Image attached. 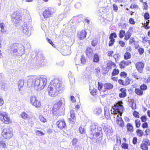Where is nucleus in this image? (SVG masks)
Returning a JSON list of instances; mask_svg holds the SVG:
<instances>
[{
	"label": "nucleus",
	"mask_w": 150,
	"mask_h": 150,
	"mask_svg": "<svg viewBox=\"0 0 150 150\" xmlns=\"http://www.w3.org/2000/svg\"><path fill=\"white\" fill-rule=\"evenodd\" d=\"M30 100L31 104L34 106L38 108L41 106L40 102L37 99V97L35 96H31Z\"/></svg>",
	"instance_id": "obj_9"
},
{
	"label": "nucleus",
	"mask_w": 150,
	"mask_h": 150,
	"mask_svg": "<svg viewBox=\"0 0 150 150\" xmlns=\"http://www.w3.org/2000/svg\"><path fill=\"white\" fill-rule=\"evenodd\" d=\"M103 85L101 83L98 82V89L100 91H101Z\"/></svg>",
	"instance_id": "obj_44"
},
{
	"label": "nucleus",
	"mask_w": 150,
	"mask_h": 150,
	"mask_svg": "<svg viewBox=\"0 0 150 150\" xmlns=\"http://www.w3.org/2000/svg\"><path fill=\"white\" fill-rule=\"evenodd\" d=\"M100 58L98 54L96 53L93 55V61L96 63H98L99 61Z\"/></svg>",
	"instance_id": "obj_29"
},
{
	"label": "nucleus",
	"mask_w": 150,
	"mask_h": 150,
	"mask_svg": "<svg viewBox=\"0 0 150 150\" xmlns=\"http://www.w3.org/2000/svg\"><path fill=\"white\" fill-rule=\"evenodd\" d=\"M68 76L70 81H71L72 83L75 81L74 78L72 75L71 72H69L68 74Z\"/></svg>",
	"instance_id": "obj_37"
},
{
	"label": "nucleus",
	"mask_w": 150,
	"mask_h": 150,
	"mask_svg": "<svg viewBox=\"0 0 150 150\" xmlns=\"http://www.w3.org/2000/svg\"><path fill=\"white\" fill-rule=\"evenodd\" d=\"M115 66L116 64L115 63L111 61L109 62L107 64V66L110 69H111L112 67H114Z\"/></svg>",
	"instance_id": "obj_30"
},
{
	"label": "nucleus",
	"mask_w": 150,
	"mask_h": 150,
	"mask_svg": "<svg viewBox=\"0 0 150 150\" xmlns=\"http://www.w3.org/2000/svg\"><path fill=\"white\" fill-rule=\"evenodd\" d=\"M57 125L61 129H64L66 126V124L64 120H59L57 122Z\"/></svg>",
	"instance_id": "obj_16"
},
{
	"label": "nucleus",
	"mask_w": 150,
	"mask_h": 150,
	"mask_svg": "<svg viewBox=\"0 0 150 150\" xmlns=\"http://www.w3.org/2000/svg\"><path fill=\"white\" fill-rule=\"evenodd\" d=\"M119 25L120 26H121L123 29L127 28L126 26L128 25V24L127 23H120Z\"/></svg>",
	"instance_id": "obj_55"
},
{
	"label": "nucleus",
	"mask_w": 150,
	"mask_h": 150,
	"mask_svg": "<svg viewBox=\"0 0 150 150\" xmlns=\"http://www.w3.org/2000/svg\"><path fill=\"white\" fill-rule=\"evenodd\" d=\"M17 46V44H14L13 45H11L10 48L11 50L13 53H16L18 52V50L17 48L15 46Z\"/></svg>",
	"instance_id": "obj_26"
},
{
	"label": "nucleus",
	"mask_w": 150,
	"mask_h": 150,
	"mask_svg": "<svg viewBox=\"0 0 150 150\" xmlns=\"http://www.w3.org/2000/svg\"><path fill=\"white\" fill-rule=\"evenodd\" d=\"M145 20H148L150 18L149 14L148 12H146L144 15Z\"/></svg>",
	"instance_id": "obj_50"
},
{
	"label": "nucleus",
	"mask_w": 150,
	"mask_h": 150,
	"mask_svg": "<svg viewBox=\"0 0 150 150\" xmlns=\"http://www.w3.org/2000/svg\"><path fill=\"white\" fill-rule=\"evenodd\" d=\"M98 42L96 38L94 39L91 42V45L93 47L97 45Z\"/></svg>",
	"instance_id": "obj_48"
},
{
	"label": "nucleus",
	"mask_w": 150,
	"mask_h": 150,
	"mask_svg": "<svg viewBox=\"0 0 150 150\" xmlns=\"http://www.w3.org/2000/svg\"><path fill=\"white\" fill-rule=\"evenodd\" d=\"M132 76L133 77L137 79H139L140 77V76L137 75V74L136 72L133 73L132 74Z\"/></svg>",
	"instance_id": "obj_53"
},
{
	"label": "nucleus",
	"mask_w": 150,
	"mask_h": 150,
	"mask_svg": "<svg viewBox=\"0 0 150 150\" xmlns=\"http://www.w3.org/2000/svg\"><path fill=\"white\" fill-rule=\"evenodd\" d=\"M47 42L50 43V45H51L52 47H55V45L53 43L52 41L50 39L47 38Z\"/></svg>",
	"instance_id": "obj_58"
},
{
	"label": "nucleus",
	"mask_w": 150,
	"mask_h": 150,
	"mask_svg": "<svg viewBox=\"0 0 150 150\" xmlns=\"http://www.w3.org/2000/svg\"><path fill=\"white\" fill-rule=\"evenodd\" d=\"M78 142V140L77 139L73 138L72 141V145L75 147H77L78 146L77 144Z\"/></svg>",
	"instance_id": "obj_34"
},
{
	"label": "nucleus",
	"mask_w": 150,
	"mask_h": 150,
	"mask_svg": "<svg viewBox=\"0 0 150 150\" xmlns=\"http://www.w3.org/2000/svg\"><path fill=\"white\" fill-rule=\"evenodd\" d=\"M21 117L24 119H27L29 118L28 115L25 112H23L21 114Z\"/></svg>",
	"instance_id": "obj_39"
},
{
	"label": "nucleus",
	"mask_w": 150,
	"mask_h": 150,
	"mask_svg": "<svg viewBox=\"0 0 150 150\" xmlns=\"http://www.w3.org/2000/svg\"><path fill=\"white\" fill-rule=\"evenodd\" d=\"M117 37V35L115 32L111 33L109 36V39H114V38H116Z\"/></svg>",
	"instance_id": "obj_45"
},
{
	"label": "nucleus",
	"mask_w": 150,
	"mask_h": 150,
	"mask_svg": "<svg viewBox=\"0 0 150 150\" xmlns=\"http://www.w3.org/2000/svg\"><path fill=\"white\" fill-rule=\"evenodd\" d=\"M31 24V21L30 20H29V21L27 23L26 21H25L24 25L22 26L21 28L23 33L28 36H29L31 35L29 30L32 27Z\"/></svg>",
	"instance_id": "obj_6"
},
{
	"label": "nucleus",
	"mask_w": 150,
	"mask_h": 150,
	"mask_svg": "<svg viewBox=\"0 0 150 150\" xmlns=\"http://www.w3.org/2000/svg\"><path fill=\"white\" fill-rule=\"evenodd\" d=\"M2 136L5 138L9 139L13 135L12 129L11 128H5L2 130Z\"/></svg>",
	"instance_id": "obj_7"
},
{
	"label": "nucleus",
	"mask_w": 150,
	"mask_h": 150,
	"mask_svg": "<svg viewBox=\"0 0 150 150\" xmlns=\"http://www.w3.org/2000/svg\"><path fill=\"white\" fill-rule=\"evenodd\" d=\"M136 133L138 136L140 137H142L144 134V133L142 131L139 129H138L136 130Z\"/></svg>",
	"instance_id": "obj_40"
},
{
	"label": "nucleus",
	"mask_w": 150,
	"mask_h": 150,
	"mask_svg": "<svg viewBox=\"0 0 150 150\" xmlns=\"http://www.w3.org/2000/svg\"><path fill=\"white\" fill-rule=\"evenodd\" d=\"M130 28L129 30L126 33H125L124 39L126 40H127L130 38L131 36L132 33L130 32Z\"/></svg>",
	"instance_id": "obj_27"
},
{
	"label": "nucleus",
	"mask_w": 150,
	"mask_h": 150,
	"mask_svg": "<svg viewBox=\"0 0 150 150\" xmlns=\"http://www.w3.org/2000/svg\"><path fill=\"white\" fill-rule=\"evenodd\" d=\"M124 56V59L127 60L131 58V54L129 52H127L125 53Z\"/></svg>",
	"instance_id": "obj_36"
},
{
	"label": "nucleus",
	"mask_w": 150,
	"mask_h": 150,
	"mask_svg": "<svg viewBox=\"0 0 150 150\" xmlns=\"http://www.w3.org/2000/svg\"><path fill=\"white\" fill-rule=\"evenodd\" d=\"M79 57L76 55L75 60L76 61V65H80V64L83 65L86 62L85 57L83 56Z\"/></svg>",
	"instance_id": "obj_12"
},
{
	"label": "nucleus",
	"mask_w": 150,
	"mask_h": 150,
	"mask_svg": "<svg viewBox=\"0 0 150 150\" xmlns=\"http://www.w3.org/2000/svg\"><path fill=\"white\" fill-rule=\"evenodd\" d=\"M5 25L2 23L0 24V27L1 28V33H4L6 31V29L5 28Z\"/></svg>",
	"instance_id": "obj_35"
},
{
	"label": "nucleus",
	"mask_w": 150,
	"mask_h": 150,
	"mask_svg": "<svg viewBox=\"0 0 150 150\" xmlns=\"http://www.w3.org/2000/svg\"><path fill=\"white\" fill-rule=\"evenodd\" d=\"M122 147L124 149H128V145L126 143H123L121 145Z\"/></svg>",
	"instance_id": "obj_46"
},
{
	"label": "nucleus",
	"mask_w": 150,
	"mask_h": 150,
	"mask_svg": "<svg viewBox=\"0 0 150 150\" xmlns=\"http://www.w3.org/2000/svg\"><path fill=\"white\" fill-rule=\"evenodd\" d=\"M24 83V81L23 79H20L18 82V85L19 91H20V88L23 87Z\"/></svg>",
	"instance_id": "obj_31"
},
{
	"label": "nucleus",
	"mask_w": 150,
	"mask_h": 150,
	"mask_svg": "<svg viewBox=\"0 0 150 150\" xmlns=\"http://www.w3.org/2000/svg\"><path fill=\"white\" fill-rule=\"evenodd\" d=\"M50 85L59 92H61L65 89V85L61 78L54 79L51 80Z\"/></svg>",
	"instance_id": "obj_4"
},
{
	"label": "nucleus",
	"mask_w": 150,
	"mask_h": 150,
	"mask_svg": "<svg viewBox=\"0 0 150 150\" xmlns=\"http://www.w3.org/2000/svg\"><path fill=\"white\" fill-rule=\"evenodd\" d=\"M93 51L90 47H88L86 50V53L87 56L88 57H91L93 55Z\"/></svg>",
	"instance_id": "obj_22"
},
{
	"label": "nucleus",
	"mask_w": 150,
	"mask_h": 150,
	"mask_svg": "<svg viewBox=\"0 0 150 150\" xmlns=\"http://www.w3.org/2000/svg\"><path fill=\"white\" fill-rule=\"evenodd\" d=\"M86 31L84 30H82L78 32L77 36L78 38L80 40H83L86 37Z\"/></svg>",
	"instance_id": "obj_17"
},
{
	"label": "nucleus",
	"mask_w": 150,
	"mask_h": 150,
	"mask_svg": "<svg viewBox=\"0 0 150 150\" xmlns=\"http://www.w3.org/2000/svg\"><path fill=\"white\" fill-rule=\"evenodd\" d=\"M90 93L93 95H96V93L97 92L95 88H93V90H91L90 89Z\"/></svg>",
	"instance_id": "obj_59"
},
{
	"label": "nucleus",
	"mask_w": 150,
	"mask_h": 150,
	"mask_svg": "<svg viewBox=\"0 0 150 150\" xmlns=\"http://www.w3.org/2000/svg\"><path fill=\"white\" fill-rule=\"evenodd\" d=\"M56 64L58 66L62 67L64 64V62L63 61H62L59 62H57Z\"/></svg>",
	"instance_id": "obj_64"
},
{
	"label": "nucleus",
	"mask_w": 150,
	"mask_h": 150,
	"mask_svg": "<svg viewBox=\"0 0 150 150\" xmlns=\"http://www.w3.org/2000/svg\"><path fill=\"white\" fill-rule=\"evenodd\" d=\"M132 44H135V41L134 38L131 37L130 38L129 40V44L132 45Z\"/></svg>",
	"instance_id": "obj_47"
},
{
	"label": "nucleus",
	"mask_w": 150,
	"mask_h": 150,
	"mask_svg": "<svg viewBox=\"0 0 150 150\" xmlns=\"http://www.w3.org/2000/svg\"><path fill=\"white\" fill-rule=\"evenodd\" d=\"M144 66V63L142 62H137L135 64L136 69L140 73L143 72Z\"/></svg>",
	"instance_id": "obj_15"
},
{
	"label": "nucleus",
	"mask_w": 150,
	"mask_h": 150,
	"mask_svg": "<svg viewBox=\"0 0 150 150\" xmlns=\"http://www.w3.org/2000/svg\"><path fill=\"white\" fill-rule=\"evenodd\" d=\"M39 58V57H36L34 59H35L36 62L35 63H34L33 64V65H36L38 67H40L42 65L44 64H42V61L41 60L42 59H43V58Z\"/></svg>",
	"instance_id": "obj_18"
},
{
	"label": "nucleus",
	"mask_w": 150,
	"mask_h": 150,
	"mask_svg": "<svg viewBox=\"0 0 150 150\" xmlns=\"http://www.w3.org/2000/svg\"><path fill=\"white\" fill-rule=\"evenodd\" d=\"M101 109L100 108L98 107L94 109L93 113L96 115H99L101 113Z\"/></svg>",
	"instance_id": "obj_32"
},
{
	"label": "nucleus",
	"mask_w": 150,
	"mask_h": 150,
	"mask_svg": "<svg viewBox=\"0 0 150 150\" xmlns=\"http://www.w3.org/2000/svg\"><path fill=\"white\" fill-rule=\"evenodd\" d=\"M127 130L128 132H132L134 131V127L130 123H128L126 125Z\"/></svg>",
	"instance_id": "obj_25"
},
{
	"label": "nucleus",
	"mask_w": 150,
	"mask_h": 150,
	"mask_svg": "<svg viewBox=\"0 0 150 150\" xmlns=\"http://www.w3.org/2000/svg\"><path fill=\"white\" fill-rule=\"evenodd\" d=\"M131 80L129 77H127L125 80V86H126L130 83Z\"/></svg>",
	"instance_id": "obj_54"
},
{
	"label": "nucleus",
	"mask_w": 150,
	"mask_h": 150,
	"mask_svg": "<svg viewBox=\"0 0 150 150\" xmlns=\"http://www.w3.org/2000/svg\"><path fill=\"white\" fill-rule=\"evenodd\" d=\"M35 133L37 135L39 136H42L44 134L42 132L39 130H36Z\"/></svg>",
	"instance_id": "obj_51"
},
{
	"label": "nucleus",
	"mask_w": 150,
	"mask_h": 150,
	"mask_svg": "<svg viewBox=\"0 0 150 150\" xmlns=\"http://www.w3.org/2000/svg\"><path fill=\"white\" fill-rule=\"evenodd\" d=\"M27 84L29 87H33L37 91L44 88L46 85L47 80L44 78H37L34 76H29L26 78Z\"/></svg>",
	"instance_id": "obj_1"
},
{
	"label": "nucleus",
	"mask_w": 150,
	"mask_h": 150,
	"mask_svg": "<svg viewBox=\"0 0 150 150\" xmlns=\"http://www.w3.org/2000/svg\"><path fill=\"white\" fill-rule=\"evenodd\" d=\"M117 123L118 125H119L120 127H123L124 126V122L122 118L121 117H119L118 115H117L116 119Z\"/></svg>",
	"instance_id": "obj_21"
},
{
	"label": "nucleus",
	"mask_w": 150,
	"mask_h": 150,
	"mask_svg": "<svg viewBox=\"0 0 150 150\" xmlns=\"http://www.w3.org/2000/svg\"><path fill=\"white\" fill-rule=\"evenodd\" d=\"M135 92L137 95L140 96L142 95L143 94V91L139 88L135 89Z\"/></svg>",
	"instance_id": "obj_33"
},
{
	"label": "nucleus",
	"mask_w": 150,
	"mask_h": 150,
	"mask_svg": "<svg viewBox=\"0 0 150 150\" xmlns=\"http://www.w3.org/2000/svg\"><path fill=\"white\" fill-rule=\"evenodd\" d=\"M135 125L136 127L139 128L141 125L140 120L138 119H137L135 120Z\"/></svg>",
	"instance_id": "obj_43"
},
{
	"label": "nucleus",
	"mask_w": 150,
	"mask_h": 150,
	"mask_svg": "<svg viewBox=\"0 0 150 150\" xmlns=\"http://www.w3.org/2000/svg\"><path fill=\"white\" fill-rule=\"evenodd\" d=\"M120 91L121 93H119V96L120 98H124L127 96L126 89L123 88H121L120 90Z\"/></svg>",
	"instance_id": "obj_19"
},
{
	"label": "nucleus",
	"mask_w": 150,
	"mask_h": 150,
	"mask_svg": "<svg viewBox=\"0 0 150 150\" xmlns=\"http://www.w3.org/2000/svg\"><path fill=\"white\" fill-rule=\"evenodd\" d=\"M139 113L138 112L136 111H134L133 113V115L136 118H139Z\"/></svg>",
	"instance_id": "obj_61"
},
{
	"label": "nucleus",
	"mask_w": 150,
	"mask_h": 150,
	"mask_svg": "<svg viewBox=\"0 0 150 150\" xmlns=\"http://www.w3.org/2000/svg\"><path fill=\"white\" fill-rule=\"evenodd\" d=\"M113 85L111 83H107L103 85L104 88L105 89L110 90L113 88Z\"/></svg>",
	"instance_id": "obj_23"
},
{
	"label": "nucleus",
	"mask_w": 150,
	"mask_h": 150,
	"mask_svg": "<svg viewBox=\"0 0 150 150\" xmlns=\"http://www.w3.org/2000/svg\"><path fill=\"white\" fill-rule=\"evenodd\" d=\"M140 89L142 91L146 90L147 89V86L145 84H143L140 86Z\"/></svg>",
	"instance_id": "obj_42"
},
{
	"label": "nucleus",
	"mask_w": 150,
	"mask_h": 150,
	"mask_svg": "<svg viewBox=\"0 0 150 150\" xmlns=\"http://www.w3.org/2000/svg\"><path fill=\"white\" fill-rule=\"evenodd\" d=\"M47 91L49 95L53 97L57 96L58 93H61V92H58L55 88L50 85L48 86Z\"/></svg>",
	"instance_id": "obj_10"
},
{
	"label": "nucleus",
	"mask_w": 150,
	"mask_h": 150,
	"mask_svg": "<svg viewBox=\"0 0 150 150\" xmlns=\"http://www.w3.org/2000/svg\"><path fill=\"white\" fill-rule=\"evenodd\" d=\"M63 103L62 100H59L53 106L52 110L53 115L56 116V118L60 115H63L64 114L65 108L63 106H61Z\"/></svg>",
	"instance_id": "obj_3"
},
{
	"label": "nucleus",
	"mask_w": 150,
	"mask_h": 150,
	"mask_svg": "<svg viewBox=\"0 0 150 150\" xmlns=\"http://www.w3.org/2000/svg\"><path fill=\"white\" fill-rule=\"evenodd\" d=\"M122 104V101H119L117 104H114L113 106H112V108L113 110H111V114L116 115L118 112L122 113L124 108Z\"/></svg>",
	"instance_id": "obj_5"
},
{
	"label": "nucleus",
	"mask_w": 150,
	"mask_h": 150,
	"mask_svg": "<svg viewBox=\"0 0 150 150\" xmlns=\"http://www.w3.org/2000/svg\"><path fill=\"white\" fill-rule=\"evenodd\" d=\"M119 72V71L118 69H113L111 74L112 76H114L118 75Z\"/></svg>",
	"instance_id": "obj_41"
},
{
	"label": "nucleus",
	"mask_w": 150,
	"mask_h": 150,
	"mask_svg": "<svg viewBox=\"0 0 150 150\" xmlns=\"http://www.w3.org/2000/svg\"><path fill=\"white\" fill-rule=\"evenodd\" d=\"M110 39V41L109 42L108 45L109 46L111 47L113 45L115 42V39Z\"/></svg>",
	"instance_id": "obj_49"
},
{
	"label": "nucleus",
	"mask_w": 150,
	"mask_h": 150,
	"mask_svg": "<svg viewBox=\"0 0 150 150\" xmlns=\"http://www.w3.org/2000/svg\"><path fill=\"white\" fill-rule=\"evenodd\" d=\"M0 119L4 123L8 124L10 122V119L9 116L6 114H0Z\"/></svg>",
	"instance_id": "obj_14"
},
{
	"label": "nucleus",
	"mask_w": 150,
	"mask_h": 150,
	"mask_svg": "<svg viewBox=\"0 0 150 150\" xmlns=\"http://www.w3.org/2000/svg\"><path fill=\"white\" fill-rule=\"evenodd\" d=\"M53 8H48L44 11L43 15L45 18H47L52 15L54 13Z\"/></svg>",
	"instance_id": "obj_11"
},
{
	"label": "nucleus",
	"mask_w": 150,
	"mask_h": 150,
	"mask_svg": "<svg viewBox=\"0 0 150 150\" xmlns=\"http://www.w3.org/2000/svg\"><path fill=\"white\" fill-rule=\"evenodd\" d=\"M150 146V142L148 139L144 140L140 144V148L142 150H148V146Z\"/></svg>",
	"instance_id": "obj_13"
},
{
	"label": "nucleus",
	"mask_w": 150,
	"mask_h": 150,
	"mask_svg": "<svg viewBox=\"0 0 150 150\" xmlns=\"http://www.w3.org/2000/svg\"><path fill=\"white\" fill-rule=\"evenodd\" d=\"M1 146L3 148H6V143L4 141H1L0 142V143Z\"/></svg>",
	"instance_id": "obj_57"
},
{
	"label": "nucleus",
	"mask_w": 150,
	"mask_h": 150,
	"mask_svg": "<svg viewBox=\"0 0 150 150\" xmlns=\"http://www.w3.org/2000/svg\"><path fill=\"white\" fill-rule=\"evenodd\" d=\"M140 119L142 122H146V121L147 119V116L146 115L142 116L141 117Z\"/></svg>",
	"instance_id": "obj_56"
},
{
	"label": "nucleus",
	"mask_w": 150,
	"mask_h": 150,
	"mask_svg": "<svg viewBox=\"0 0 150 150\" xmlns=\"http://www.w3.org/2000/svg\"><path fill=\"white\" fill-rule=\"evenodd\" d=\"M105 115L106 118L108 119H109L110 118V113L108 110L107 109V108H104Z\"/></svg>",
	"instance_id": "obj_28"
},
{
	"label": "nucleus",
	"mask_w": 150,
	"mask_h": 150,
	"mask_svg": "<svg viewBox=\"0 0 150 150\" xmlns=\"http://www.w3.org/2000/svg\"><path fill=\"white\" fill-rule=\"evenodd\" d=\"M63 133L64 134L69 136L71 133V132L70 129L67 130L65 131H64Z\"/></svg>",
	"instance_id": "obj_52"
},
{
	"label": "nucleus",
	"mask_w": 150,
	"mask_h": 150,
	"mask_svg": "<svg viewBox=\"0 0 150 150\" xmlns=\"http://www.w3.org/2000/svg\"><path fill=\"white\" fill-rule=\"evenodd\" d=\"M138 52L140 55H142L144 52V49L142 48H140L138 49Z\"/></svg>",
	"instance_id": "obj_63"
},
{
	"label": "nucleus",
	"mask_w": 150,
	"mask_h": 150,
	"mask_svg": "<svg viewBox=\"0 0 150 150\" xmlns=\"http://www.w3.org/2000/svg\"><path fill=\"white\" fill-rule=\"evenodd\" d=\"M102 127L107 136H110L112 134L113 132L111 127L104 123L102 124Z\"/></svg>",
	"instance_id": "obj_8"
},
{
	"label": "nucleus",
	"mask_w": 150,
	"mask_h": 150,
	"mask_svg": "<svg viewBox=\"0 0 150 150\" xmlns=\"http://www.w3.org/2000/svg\"><path fill=\"white\" fill-rule=\"evenodd\" d=\"M125 34V31L123 30H121L119 32V37L120 38H122Z\"/></svg>",
	"instance_id": "obj_38"
},
{
	"label": "nucleus",
	"mask_w": 150,
	"mask_h": 150,
	"mask_svg": "<svg viewBox=\"0 0 150 150\" xmlns=\"http://www.w3.org/2000/svg\"><path fill=\"white\" fill-rule=\"evenodd\" d=\"M16 14L14 13L12 15V21L16 23H17L19 22V21L22 19V17L18 15H16L15 16Z\"/></svg>",
	"instance_id": "obj_20"
},
{
	"label": "nucleus",
	"mask_w": 150,
	"mask_h": 150,
	"mask_svg": "<svg viewBox=\"0 0 150 150\" xmlns=\"http://www.w3.org/2000/svg\"><path fill=\"white\" fill-rule=\"evenodd\" d=\"M88 135L91 139L97 137L100 140L102 139L103 134L101 127L96 124L93 123L89 127Z\"/></svg>",
	"instance_id": "obj_2"
},
{
	"label": "nucleus",
	"mask_w": 150,
	"mask_h": 150,
	"mask_svg": "<svg viewBox=\"0 0 150 150\" xmlns=\"http://www.w3.org/2000/svg\"><path fill=\"white\" fill-rule=\"evenodd\" d=\"M17 46L19 47L18 48V53L23 54L25 53V49L24 46L20 44H17Z\"/></svg>",
	"instance_id": "obj_24"
},
{
	"label": "nucleus",
	"mask_w": 150,
	"mask_h": 150,
	"mask_svg": "<svg viewBox=\"0 0 150 150\" xmlns=\"http://www.w3.org/2000/svg\"><path fill=\"white\" fill-rule=\"evenodd\" d=\"M64 16V14L63 13V14H60L58 16L57 18L58 19H59V21H61L62 20Z\"/></svg>",
	"instance_id": "obj_62"
},
{
	"label": "nucleus",
	"mask_w": 150,
	"mask_h": 150,
	"mask_svg": "<svg viewBox=\"0 0 150 150\" xmlns=\"http://www.w3.org/2000/svg\"><path fill=\"white\" fill-rule=\"evenodd\" d=\"M120 75L121 76L123 77L124 78H126L127 76V73L124 71L121 72L120 74Z\"/></svg>",
	"instance_id": "obj_60"
}]
</instances>
